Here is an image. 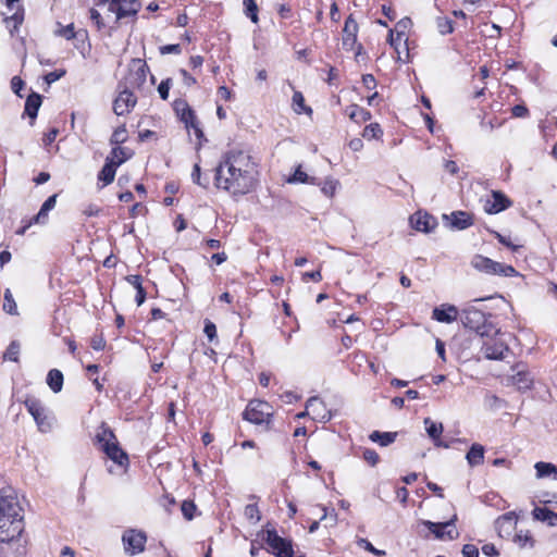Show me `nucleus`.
I'll return each instance as SVG.
<instances>
[{"label":"nucleus","instance_id":"obj_1","mask_svg":"<svg viewBox=\"0 0 557 557\" xmlns=\"http://www.w3.org/2000/svg\"><path fill=\"white\" fill-rule=\"evenodd\" d=\"M259 176V164L248 151L231 149L222 154L213 170V185L238 198L257 188Z\"/></svg>","mask_w":557,"mask_h":557},{"label":"nucleus","instance_id":"obj_2","mask_svg":"<svg viewBox=\"0 0 557 557\" xmlns=\"http://www.w3.org/2000/svg\"><path fill=\"white\" fill-rule=\"evenodd\" d=\"M92 444L99 451L104 454L107 459L111 460L124 472L127 471L129 467L128 454L122 448L116 434L107 422H101L97 428Z\"/></svg>","mask_w":557,"mask_h":557},{"label":"nucleus","instance_id":"obj_3","mask_svg":"<svg viewBox=\"0 0 557 557\" xmlns=\"http://www.w3.org/2000/svg\"><path fill=\"white\" fill-rule=\"evenodd\" d=\"M173 112L178 122L184 125L185 131L188 136L195 137V146L197 149H200L203 143L207 141L202 123L197 115L196 111L188 103V101L184 98H176L172 102Z\"/></svg>","mask_w":557,"mask_h":557},{"label":"nucleus","instance_id":"obj_4","mask_svg":"<svg viewBox=\"0 0 557 557\" xmlns=\"http://www.w3.org/2000/svg\"><path fill=\"white\" fill-rule=\"evenodd\" d=\"M275 409L267 400L253 398L246 405L242 417L245 421L261 426L263 431L274 430Z\"/></svg>","mask_w":557,"mask_h":557},{"label":"nucleus","instance_id":"obj_5","mask_svg":"<svg viewBox=\"0 0 557 557\" xmlns=\"http://www.w3.org/2000/svg\"><path fill=\"white\" fill-rule=\"evenodd\" d=\"M261 540L267 544L268 553L275 557H294V543L293 540L282 537L277 531L267 524L259 533Z\"/></svg>","mask_w":557,"mask_h":557},{"label":"nucleus","instance_id":"obj_6","mask_svg":"<svg viewBox=\"0 0 557 557\" xmlns=\"http://www.w3.org/2000/svg\"><path fill=\"white\" fill-rule=\"evenodd\" d=\"M460 321L466 329L475 332L481 337L494 331L485 312L474 307L463 309L460 313Z\"/></svg>","mask_w":557,"mask_h":557},{"label":"nucleus","instance_id":"obj_7","mask_svg":"<svg viewBox=\"0 0 557 557\" xmlns=\"http://www.w3.org/2000/svg\"><path fill=\"white\" fill-rule=\"evenodd\" d=\"M471 264L475 270L491 275L510 277L518 273L512 265L494 261L482 255H475L471 260Z\"/></svg>","mask_w":557,"mask_h":557},{"label":"nucleus","instance_id":"obj_8","mask_svg":"<svg viewBox=\"0 0 557 557\" xmlns=\"http://www.w3.org/2000/svg\"><path fill=\"white\" fill-rule=\"evenodd\" d=\"M495 334L491 336V333L484 335L481 351L486 359L490 360H503L509 351L508 345L498 334V331H493Z\"/></svg>","mask_w":557,"mask_h":557},{"label":"nucleus","instance_id":"obj_9","mask_svg":"<svg viewBox=\"0 0 557 557\" xmlns=\"http://www.w3.org/2000/svg\"><path fill=\"white\" fill-rule=\"evenodd\" d=\"M147 533L138 529H126L122 534V544L126 555L135 556L145 552Z\"/></svg>","mask_w":557,"mask_h":557},{"label":"nucleus","instance_id":"obj_10","mask_svg":"<svg viewBox=\"0 0 557 557\" xmlns=\"http://www.w3.org/2000/svg\"><path fill=\"white\" fill-rule=\"evenodd\" d=\"M150 73V67L147 62L140 58L131 60L125 77L126 83L134 89H141L147 81V75Z\"/></svg>","mask_w":557,"mask_h":557},{"label":"nucleus","instance_id":"obj_11","mask_svg":"<svg viewBox=\"0 0 557 557\" xmlns=\"http://www.w3.org/2000/svg\"><path fill=\"white\" fill-rule=\"evenodd\" d=\"M117 90V96L113 100V112L119 116L126 115L137 104V97L126 84L120 83Z\"/></svg>","mask_w":557,"mask_h":557},{"label":"nucleus","instance_id":"obj_12","mask_svg":"<svg viewBox=\"0 0 557 557\" xmlns=\"http://www.w3.org/2000/svg\"><path fill=\"white\" fill-rule=\"evenodd\" d=\"M358 33H359V25L354 16L352 13H350L344 23L343 27V35H342V44L343 48L347 51H355L358 55L360 53V50L362 49L361 44L358 42Z\"/></svg>","mask_w":557,"mask_h":557},{"label":"nucleus","instance_id":"obj_13","mask_svg":"<svg viewBox=\"0 0 557 557\" xmlns=\"http://www.w3.org/2000/svg\"><path fill=\"white\" fill-rule=\"evenodd\" d=\"M23 404L29 414L34 418L40 432H48L51 430V422L46 413V408L38 398L27 396Z\"/></svg>","mask_w":557,"mask_h":557},{"label":"nucleus","instance_id":"obj_14","mask_svg":"<svg viewBox=\"0 0 557 557\" xmlns=\"http://www.w3.org/2000/svg\"><path fill=\"white\" fill-rule=\"evenodd\" d=\"M109 11L115 14L116 22L133 18L135 20L141 9L140 0H111Z\"/></svg>","mask_w":557,"mask_h":557},{"label":"nucleus","instance_id":"obj_15","mask_svg":"<svg viewBox=\"0 0 557 557\" xmlns=\"http://www.w3.org/2000/svg\"><path fill=\"white\" fill-rule=\"evenodd\" d=\"M24 531L23 518L0 517V542H11Z\"/></svg>","mask_w":557,"mask_h":557},{"label":"nucleus","instance_id":"obj_16","mask_svg":"<svg viewBox=\"0 0 557 557\" xmlns=\"http://www.w3.org/2000/svg\"><path fill=\"white\" fill-rule=\"evenodd\" d=\"M423 524L430 530V532L437 540L453 541L459 536V532L457 531L456 527L454 525V520H449L446 522L424 521Z\"/></svg>","mask_w":557,"mask_h":557},{"label":"nucleus","instance_id":"obj_17","mask_svg":"<svg viewBox=\"0 0 557 557\" xmlns=\"http://www.w3.org/2000/svg\"><path fill=\"white\" fill-rule=\"evenodd\" d=\"M20 1L21 0H3L4 5L9 10H15L12 15L4 17V23L11 36H14L18 32L20 26L24 22V8Z\"/></svg>","mask_w":557,"mask_h":557},{"label":"nucleus","instance_id":"obj_18","mask_svg":"<svg viewBox=\"0 0 557 557\" xmlns=\"http://www.w3.org/2000/svg\"><path fill=\"white\" fill-rule=\"evenodd\" d=\"M0 517L23 518V508L13 492L0 495Z\"/></svg>","mask_w":557,"mask_h":557},{"label":"nucleus","instance_id":"obj_19","mask_svg":"<svg viewBox=\"0 0 557 557\" xmlns=\"http://www.w3.org/2000/svg\"><path fill=\"white\" fill-rule=\"evenodd\" d=\"M512 200L500 190H492L491 197L484 202V211L487 214H497L509 209Z\"/></svg>","mask_w":557,"mask_h":557},{"label":"nucleus","instance_id":"obj_20","mask_svg":"<svg viewBox=\"0 0 557 557\" xmlns=\"http://www.w3.org/2000/svg\"><path fill=\"white\" fill-rule=\"evenodd\" d=\"M410 225L418 232L430 233L437 226L436 219L425 211H417L409 218Z\"/></svg>","mask_w":557,"mask_h":557},{"label":"nucleus","instance_id":"obj_21","mask_svg":"<svg viewBox=\"0 0 557 557\" xmlns=\"http://www.w3.org/2000/svg\"><path fill=\"white\" fill-rule=\"evenodd\" d=\"M449 221L448 225L451 228L462 231L474 224V214L468 211L457 210L453 211L449 215H444Z\"/></svg>","mask_w":557,"mask_h":557},{"label":"nucleus","instance_id":"obj_22","mask_svg":"<svg viewBox=\"0 0 557 557\" xmlns=\"http://www.w3.org/2000/svg\"><path fill=\"white\" fill-rule=\"evenodd\" d=\"M460 317L456 306L450 304H443L435 307L432 311V319L441 323H453Z\"/></svg>","mask_w":557,"mask_h":557},{"label":"nucleus","instance_id":"obj_23","mask_svg":"<svg viewBox=\"0 0 557 557\" xmlns=\"http://www.w3.org/2000/svg\"><path fill=\"white\" fill-rule=\"evenodd\" d=\"M343 112L352 123L357 125L367 123L372 119L371 112L357 103L347 106Z\"/></svg>","mask_w":557,"mask_h":557},{"label":"nucleus","instance_id":"obj_24","mask_svg":"<svg viewBox=\"0 0 557 557\" xmlns=\"http://www.w3.org/2000/svg\"><path fill=\"white\" fill-rule=\"evenodd\" d=\"M424 425H425L428 435L432 438V441L436 447H443V448L449 447V444L444 443L441 438L443 430H444L442 423L434 422L431 420V418H425Z\"/></svg>","mask_w":557,"mask_h":557},{"label":"nucleus","instance_id":"obj_25","mask_svg":"<svg viewBox=\"0 0 557 557\" xmlns=\"http://www.w3.org/2000/svg\"><path fill=\"white\" fill-rule=\"evenodd\" d=\"M322 405H323L322 399H320L319 397H311L308 399V401L306 404V410L297 413L296 418L301 419L309 414H312L313 420H324V419L329 420L331 418L330 416H327L326 413L317 412V410H315L317 406H322Z\"/></svg>","mask_w":557,"mask_h":557},{"label":"nucleus","instance_id":"obj_26","mask_svg":"<svg viewBox=\"0 0 557 557\" xmlns=\"http://www.w3.org/2000/svg\"><path fill=\"white\" fill-rule=\"evenodd\" d=\"M41 102L42 97L37 92H32L26 98L24 112L30 117V125L35 123Z\"/></svg>","mask_w":557,"mask_h":557},{"label":"nucleus","instance_id":"obj_27","mask_svg":"<svg viewBox=\"0 0 557 557\" xmlns=\"http://www.w3.org/2000/svg\"><path fill=\"white\" fill-rule=\"evenodd\" d=\"M133 156V151L128 148L121 146H113L110 154L107 157V160L119 168L121 164L126 162Z\"/></svg>","mask_w":557,"mask_h":557},{"label":"nucleus","instance_id":"obj_28","mask_svg":"<svg viewBox=\"0 0 557 557\" xmlns=\"http://www.w3.org/2000/svg\"><path fill=\"white\" fill-rule=\"evenodd\" d=\"M532 515L535 520L545 522L549 527H557V512L547 507H535Z\"/></svg>","mask_w":557,"mask_h":557},{"label":"nucleus","instance_id":"obj_29","mask_svg":"<svg viewBox=\"0 0 557 557\" xmlns=\"http://www.w3.org/2000/svg\"><path fill=\"white\" fill-rule=\"evenodd\" d=\"M292 108L296 114H306L312 116L313 110L306 104L305 97L301 91L295 90L292 97Z\"/></svg>","mask_w":557,"mask_h":557},{"label":"nucleus","instance_id":"obj_30","mask_svg":"<svg viewBox=\"0 0 557 557\" xmlns=\"http://www.w3.org/2000/svg\"><path fill=\"white\" fill-rule=\"evenodd\" d=\"M117 168L106 159V163L98 173V182L101 183V188L113 183Z\"/></svg>","mask_w":557,"mask_h":557},{"label":"nucleus","instance_id":"obj_31","mask_svg":"<svg viewBox=\"0 0 557 557\" xmlns=\"http://www.w3.org/2000/svg\"><path fill=\"white\" fill-rule=\"evenodd\" d=\"M126 281L136 289L135 301L137 306H141L146 300V289L143 286V276L139 274L126 276Z\"/></svg>","mask_w":557,"mask_h":557},{"label":"nucleus","instance_id":"obj_32","mask_svg":"<svg viewBox=\"0 0 557 557\" xmlns=\"http://www.w3.org/2000/svg\"><path fill=\"white\" fill-rule=\"evenodd\" d=\"M485 449L481 444H473L467 453L466 459L471 467L480 466L484 462Z\"/></svg>","mask_w":557,"mask_h":557},{"label":"nucleus","instance_id":"obj_33","mask_svg":"<svg viewBox=\"0 0 557 557\" xmlns=\"http://www.w3.org/2000/svg\"><path fill=\"white\" fill-rule=\"evenodd\" d=\"M46 382L53 393H59L63 387V373L59 369H51L47 374Z\"/></svg>","mask_w":557,"mask_h":557},{"label":"nucleus","instance_id":"obj_34","mask_svg":"<svg viewBox=\"0 0 557 557\" xmlns=\"http://www.w3.org/2000/svg\"><path fill=\"white\" fill-rule=\"evenodd\" d=\"M361 136L367 140H382L384 131L380 123L372 122L363 127Z\"/></svg>","mask_w":557,"mask_h":557},{"label":"nucleus","instance_id":"obj_35","mask_svg":"<svg viewBox=\"0 0 557 557\" xmlns=\"http://www.w3.org/2000/svg\"><path fill=\"white\" fill-rule=\"evenodd\" d=\"M397 433L396 432H381V431H373L369 435V440L377 443L379 445L385 447L391 445L396 441Z\"/></svg>","mask_w":557,"mask_h":557},{"label":"nucleus","instance_id":"obj_36","mask_svg":"<svg viewBox=\"0 0 557 557\" xmlns=\"http://www.w3.org/2000/svg\"><path fill=\"white\" fill-rule=\"evenodd\" d=\"M4 312L11 315H17L18 309L16 301L13 297V294L10 288H7L3 294V306H2Z\"/></svg>","mask_w":557,"mask_h":557},{"label":"nucleus","instance_id":"obj_37","mask_svg":"<svg viewBox=\"0 0 557 557\" xmlns=\"http://www.w3.org/2000/svg\"><path fill=\"white\" fill-rule=\"evenodd\" d=\"M495 524H496V529L498 530L499 535H500V536H503V535H502L503 530H506V531L509 533V531H510L511 529H515V527H516L517 522H516V520L511 517V515H510V513H505V515L500 516V517L496 520Z\"/></svg>","mask_w":557,"mask_h":557},{"label":"nucleus","instance_id":"obj_38","mask_svg":"<svg viewBox=\"0 0 557 557\" xmlns=\"http://www.w3.org/2000/svg\"><path fill=\"white\" fill-rule=\"evenodd\" d=\"M244 13L253 24L259 22V8L256 0H243Z\"/></svg>","mask_w":557,"mask_h":557},{"label":"nucleus","instance_id":"obj_39","mask_svg":"<svg viewBox=\"0 0 557 557\" xmlns=\"http://www.w3.org/2000/svg\"><path fill=\"white\" fill-rule=\"evenodd\" d=\"M128 138V134H127V129H126V126L125 124H122L120 126H117L111 137H110V144L112 146H121L122 144H124Z\"/></svg>","mask_w":557,"mask_h":557},{"label":"nucleus","instance_id":"obj_40","mask_svg":"<svg viewBox=\"0 0 557 557\" xmlns=\"http://www.w3.org/2000/svg\"><path fill=\"white\" fill-rule=\"evenodd\" d=\"M534 468L539 478H545L553 473L557 475V467L554 463L539 461L535 463Z\"/></svg>","mask_w":557,"mask_h":557},{"label":"nucleus","instance_id":"obj_41","mask_svg":"<svg viewBox=\"0 0 557 557\" xmlns=\"http://www.w3.org/2000/svg\"><path fill=\"white\" fill-rule=\"evenodd\" d=\"M515 543L518 544L519 547L525 548V547H533L535 544V540L533 539L530 531L519 532L513 537Z\"/></svg>","mask_w":557,"mask_h":557},{"label":"nucleus","instance_id":"obj_42","mask_svg":"<svg viewBox=\"0 0 557 557\" xmlns=\"http://www.w3.org/2000/svg\"><path fill=\"white\" fill-rule=\"evenodd\" d=\"M289 183H302V184H315V177H310L306 172L302 171L301 165H298L288 180Z\"/></svg>","mask_w":557,"mask_h":557},{"label":"nucleus","instance_id":"obj_43","mask_svg":"<svg viewBox=\"0 0 557 557\" xmlns=\"http://www.w3.org/2000/svg\"><path fill=\"white\" fill-rule=\"evenodd\" d=\"M21 345L17 341H12L4 351V359L18 362L20 361Z\"/></svg>","mask_w":557,"mask_h":557},{"label":"nucleus","instance_id":"obj_44","mask_svg":"<svg viewBox=\"0 0 557 557\" xmlns=\"http://www.w3.org/2000/svg\"><path fill=\"white\" fill-rule=\"evenodd\" d=\"M191 180L195 184L201 186L202 188H205V189L209 188L210 180L207 176L202 177L201 168H200L199 163H195V165H194V169L191 172Z\"/></svg>","mask_w":557,"mask_h":557},{"label":"nucleus","instance_id":"obj_45","mask_svg":"<svg viewBox=\"0 0 557 557\" xmlns=\"http://www.w3.org/2000/svg\"><path fill=\"white\" fill-rule=\"evenodd\" d=\"M338 185H339L338 181L333 180V178H326L321 184V191L326 197L332 198L335 195Z\"/></svg>","mask_w":557,"mask_h":557},{"label":"nucleus","instance_id":"obj_46","mask_svg":"<svg viewBox=\"0 0 557 557\" xmlns=\"http://www.w3.org/2000/svg\"><path fill=\"white\" fill-rule=\"evenodd\" d=\"M173 86V79L171 77H166L164 79H162L160 82V84L158 85V94H159V97L163 100V101H166L169 99V96H170V89L172 88Z\"/></svg>","mask_w":557,"mask_h":557},{"label":"nucleus","instance_id":"obj_47","mask_svg":"<svg viewBox=\"0 0 557 557\" xmlns=\"http://www.w3.org/2000/svg\"><path fill=\"white\" fill-rule=\"evenodd\" d=\"M181 510L186 520H193L196 516L197 506L193 500H183Z\"/></svg>","mask_w":557,"mask_h":557},{"label":"nucleus","instance_id":"obj_48","mask_svg":"<svg viewBox=\"0 0 557 557\" xmlns=\"http://www.w3.org/2000/svg\"><path fill=\"white\" fill-rule=\"evenodd\" d=\"M490 233L505 247L509 248L511 251H518L522 245L513 244L508 237L504 236L497 231L490 230Z\"/></svg>","mask_w":557,"mask_h":557},{"label":"nucleus","instance_id":"obj_49","mask_svg":"<svg viewBox=\"0 0 557 557\" xmlns=\"http://www.w3.org/2000/svg\"><path fill=\"white\" fill-rule=\"evenodd\" d=\"M55 35L66 40H72L76 37L74 24L71 23L66 26L59 24V28L55 30Z\"/></svg>","mask_w":557,"mask_h":557},{"label":"nucleus","instance_id":"obj_50","mask_svg":"<svg viewBox=\"0 0 557 557\" xmlns=\"http://www.w3.org/2000/svg\"><path fill=\"white\" fill-rule=\"evenodd\" d=\"M362 459L371 467H375L380 462L379 454L372 448L362 450Z\"/></svg>","mask_w":557,"mask_h":557},{"label":"nucleus","instance_id":"obj_51","mask_svg":"<svg viewBox=\"0 0 557 557\" xmlns=\"http://www.w3.org/2000/svg\"><path fill=\"white\" fill-rule=\"evenodd\" d=\"M437 28L442 35H448L454 32V23L447 17H440L437 20Z\"/></svg>","mask_w":557,"mask_h":557},{"label":"nucleus","instance_id":"obj_52","mask_svg":"<svg viewBox=\"0 0 557 557\" xmlns=\"http://www.w3.org/2000/svg\"><path fill=\"white\" fill-rule=\"evenodd\" d=\"M203 333L208 337L209 342H213L218 338L216 325L209 319L205 320Z\"/></svg>","mask_w":557,"mask_h":557},{"label":"nucleus","instance_id":"obj_53","mask_svg":"<svg viewBox=\"0 0 557 557\" xmlns=\"http://www.w3.org/2000/svg\"><path fill=\"white\" fill-rule=\"evenodd\" d=\"M90 347L96 351H101L106 347V339L102 334H95L89 341Z\"/></svg>","mask_w":557,"mask_h":557},{"label":"nucleus","instance_id":"obj_54","mask_svg":"<svg viewBox=\"0 0 557 557\" xmlns=\"http://www.w3.org/2000/svg\"><path fill=\"white\" fill-rule=\"evenodd\" d=\"M245 516L252 520L259 521L261 519V513L257 504H249L245 507Z\"/></svg>","mask_w":557,"mask_h":557},{"label":"nucleus","instance_id":"obj_55","mask_svg":"<svg viewBox=\"0 0 557 557\" xmlns=\"http://www.w3.org/2000/svg\"><path fill=\"white\" fill-rule=\"evenodd\" d=\"M89 17L94 22L97 30H101L106 27L104 21L101 14L94 8L89 10Z\"/></svg>","mask_w":557,"mask_h":557},{"label":"nucleus","instance_id":"obj_56","mask_svg":"<svg viewBox=\"0 0 557 557\" xmlns=\"http://www.w3.org/2000/svg\"><path fill=\"white\" fill-rule=\"evenodd\" d=\"M59 133L60 131L57 127H52L48 132H46L42 137L44 146L49 147L50 145H52L55 138L58 137Z\"/></svg>","mask_w":557,"mask_h":557},{"label":"nucleus","instance_id":"obj_57","mask_svg":"<svg viewBox=\"0 0 557 557\" xmlns=\"http://www.w3.org/2000/svg\"><path fill=\"white\" fill-rule=\"evenodd\" d=\"M178 73L183 78V84L187 88H190V87L197 85L198 82H197L196 77H194L187 70L180 69Z\"/></svg>","mask_w":557,"mask_h":557},{"label":"nucleus","instance_id":"obj_58","mask_svg":"<svg viewBox=\"0 0 557 557\" xmlns=\"http://www.w3.org/2000/svg\"><path fill=\"white\" fill-rule=\"evenodd\" d=\"M159 52L162 55L170 54V53L181 54L182 48H181V45H178V44L164 45L159 48Z\"/></svg>","mask_w":557,"mask_h":557},{"label":"nucleus","instance_id":"obj_59","mask_svg":"<svg viewBox=\"0 0 557 557\" xmlns=\"http://www.w3.org/2000/svg\"><path fill=\"white\" fill-rule=\"evenodd\" d=\"M48 210L42 206L38 213L29 220V224H45L48 221Z\"/></svg>","mask_w":557,"mask_h":557},{"label":"nucleus","instance_id":"obj_60","mask_svg":"<svg viewBox=\"0 0 557 557\" xmlns=\"http://www.w3.org/2000/svg\"><path fill=\"white\" fill-rule=\"evenodd\" d=\"M147 213H148V209L143 202H136L129 209L131 218H136L138 215H146Z\"/></svg>","mask_w":557,"mask_h":557},{"label":"nucleus","instance_id":"obj_61","mask_svg":"<svg viewBox=\"0 0 557 557\" xmlns=\"http://www.w3.org/2000/svg\"><path fill=\"white\" fill-rule=\"evenodd\" d=\"M66 74V71L64 69L55 70L52 72H49L45 75V81L48 85L57 82L61 77H63Z\"/></svg>","mask_w":557,"mask_h":557},{"label":"nucleus","instance_id":"obj_62","mask_svg":"<svg viewBox=\"0 0 557 557\" xmlns=\"http://www.w3.org/2000/svg\"><path fill=\"white\" fill-rule=\"evenodd\" d=\"M338 70L332 65H329L326 71V77L324 78V81L329 85H335L336 82L338 81Z\"/></svg>","mask_w":557,"mask_h":557},{"label":"nucleus","instance_id":"obj_63","mask_svg":"<svg viewBox=\"0 0 557 557\" xmlns=\"http://www.w3.org/2000/svg\"><path fill=\"white\" fill-rule=\"evenodd\" d=\"M529 114L530 111L524 104H516L511 108V115L513 117H527Z\"/></svg>","mask_w":557,"mask_h":557},{"label":"nucleus","instance_id":"obj_64","mask_svg":"<svg viewBox=\"0 0 557 557\" xmlns=\"http://www.w3.org/2000/svg\"><path fill=\"white\" fill-rule=\"evenodd\" d=\"M463 557H479V548L473 544H465L461 549Z\"/></svg>","mask_w":557,"mask_h":557}]
</instances>
